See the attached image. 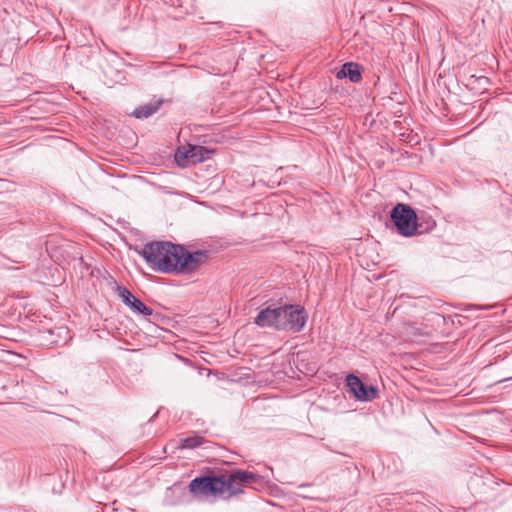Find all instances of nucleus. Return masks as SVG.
<instances>
[{
    "instance_id": "nucleus-6",
    "label": "nucleus",
    "mask_w": 512,
    "mask_h": 512,
    "mask_svg": "<svg viewBox=\"0 0 512 512\" xmlns=\"http://www.w3.org/2000/svg\"><path fill=\"white\" fill-rule=\"evenodd\" d=\"M346 385L353 396L360 401H372L378 398V390L373 385H365L361 379L353 374L346 377Z\"/></svg>"
},
{
    "instance_id": "nucleus-8",
    "label": "nucleus",
    "mask_w": 512,
    "mask_h": 512,
    "mask_svg": "<svg viewBox=\"0 0 512 512\" xmlns=\"http://www.w3.org/2000/svg\"><path fill=\"white\" fill-rule=\"evenodd\" d=\"M336 77L338 79L349 78L353 83H358L362 79L359 65L353 62L343 64L342 68L337 72Z\"/></svg>"
},
{
    "instance_id": "nucleus-2",
    "label": "nucleus",
    "mask_w": 512,
    "mask_h": 512,
    "mask_svg": "<svg viewBox=\"0 0 512 512\" xmlns=\"http://www.w3.org/2000/svg\"><path fill=\"white\" fill-rule=\"evenodd\" d=\"M256 479V475L242 470L225 472L217 476H205L193 479L189 490L198 497L216 495L233 496L243 492V487Z\"/></svg>"
},
{
    "instance_id": "nucleus-10",
    "label": "nucleus",
    "mask_w": 512,
    "mask_h": 512,
    "mask_svg": "<svg viewBox=\"0 0 512 512\" xmlns=\"http://www.w3.org/2000/svg\"><path fill=\"white\" fill-rule=\"evenodd\" d=\"M203 443V438L199 435H193L191 437L183 438L180 440V444L177 445V448L181 449H193L199 447Z\"/></svg>"
},
{
    "instance_id": "nucleus-9",
    "label": "nucleus",
    "mask_w": 512,
    "mask_h": 512,
    "mask_svg": "<svg viewBox=\"0 0 512 512\" xmlns=\"http://www.w3.org/2000/svg\"><path fill=\"white\" fill-rule=\"evenodd\" d=\"M162 104V100L160 99H157V100H152L151 102L149 103H146V104H143V105H140L139 107H137L134 111H133V116H135L136 118H148L150 117L152 114H154L155 112H157L160 108Z\"/></svg>"
},
{
    "instance_id": "nucleus-3",
    "label": "nucleus",
    "mask_w": 512,
    "mask_h": 512,
    "mask_svg": "<svg viewBox=\"0 0 512 512\" xmlns=\"http://www.w3.org/2000/svg\"><path fill=\"white\" fill-rule=\"evenodd\" d=\"M307 314L304 308L294 305L267 307L255 317L259 327H272L277 330L299 332L306 324Z\"/></svg>"
},
{
    "instance_id": "nucleus-5",
    "label": "nucleus",
    "mask_w": 512,
    "mask_h": 512,
    "mask_svg": "<svg viewBox=\"0 0 512 512\" xmlns=\"http://www.w3.org/2000/svg\"><path fill=\"white\" fill-rule=\"evenodd\" d=\"M210 151L203 146H181L176 150L175 161L181 167L200 163L210 157Z\"/></svg>"
},
{
    "instance_id": "nucleus-1",
    "label": "nucleus",
    "mask_w": 512,
    "mask_h": 512,
    "mask_svg": "<svg viewBox=\"0 0 512 512\" xmlns=\"http://www.w3.org/2000/svg\"><path fill=\"white\" fill-rule=\"evenodd\" d=\"M139 253L152 269L162 273L191 274L208 258L206 250L189 252L168 241L147 243Z\"/></svg>"
},
{
    "instance_id": "nucleus-4",
    "label": "nucleus",
    "mask_w": 512,
    "mask_h": 512,
    "mask_svg": "<svg viewBox=\"0 0 512 512\" xmlns=\"http://www.w3.org/2000/svg\"><path fill=\"white\" fill-rule=\"evenodd\" d=\"M391 219L402 236L410 237L417 233V216L410 206L397 204L391 212Z\"/></svg>"
},
{
    "instance_id": "nucleus-7",
    "label": "nucleus",
    "mask_w": 512,
    "mask_h": 512,
    "mask_svg": "<svg viewBox=\"0 0 512 512\" xmlns=\"http://www.w3.org/2000/svg\"><path fill=\"white\" fill-rule=\"evenodd\" d=\"M118 295L122 299L123 303L128 306L132 311L150 316L153 310L136 298L128 289L125 287H118Z\"/></svg>"
}]
</instances>
